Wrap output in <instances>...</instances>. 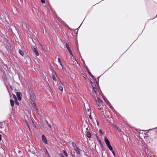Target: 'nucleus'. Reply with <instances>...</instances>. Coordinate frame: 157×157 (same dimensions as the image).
I'll return each mask as SVG.
<instances>
[{"mask_svg": "<svg viewBox=\"0 0 157 157\" xmlns=\"http://www.w3.org/2000/svg\"><path fill=\"white\" fill-rule=\"evenodd\" d=\"M104 139L105 140V142L106 145H107L109 149L111 151H112V150H113V148L111 145L109 140L107 139V137L105 136V137Z\"/></svg>", "mask_w": 157, "mask_h": 157, "instance_id": "obj_1", "label": "nucleus"}, {"mask_svg": "<svg viewBox=\"0 0 157 157\" xmlns=\"http://www.w3.org/2000/svg\"><path fill=\"white\" fill-rule=\"evenodd\" d=\"M59 89L61 91H63V88L62 86L63 85V84L61 81H59V82L57 84Z\"/></svg>", "mask_w": 157, "mask_h": 157, "instance_id": "obj_2", "label": "nucleus"}, {"mask_svg": "<svg viewBox=\"0 0 157 157\" xmlns=\"http://www.w3.org/2000/svg\"><path fill=\"white\" fill-rule=\"evenodd\" d=\"M91 86L92 87V88L93 89V90L95 93L96 94L97 93V90H96V88L95 87L96 85L93 82H90Z\"/></svg>", "mask_w": 157, "mask_h": 157, "instance_id": "obj_3", "label": "nucleus"}, {"mask_svg": "<svg viewBox=\"0 0 157 157\" xmlns=\"http://www.w3.org/2000/svg\"><path fill=\"white\" fill-rule=\"evenodd\" d=\"M95 101L97 103V105H98V103H100L101 104H102L103 103V101L99 98H95Z\"/></svg>", "mask_w": 157, "mask_h": 157, "instance_id": "obj_4", "label": "nucleus"}, {"mask_svg": "<svg viewBox=\"0 0 157 157\" xmlns=\"http://www.w3.org/2000/svg\"><path fill=\"white\" fill-rule=\"evenodd\" d=\"M16 95L18 100H21L22 97L21 93L20 92H18L16 93Z\"/></svg>", "mask_w": 157, "mask_h": 157, "instance_id": "obj_5", "label": "nucleus"}, {"mask_svg": "<svg viewBox=\"0 0 157 157\" xmlns=\"http://www.w3.org/2000/svg\"><path fill=\"white\" fill-rule=\"evenodd\" d=\"M32 49L35 52V54L37 56H39V53L36 48L33 47Z\"/></svg>", "mask_w": 157, "mask_h": 157, "instance_id": "obj_6", "label": "nucleus"}, {"mask_svg": "<svg viewBox=\"0 0 157 157\" xmlns=\"http://www.w3.org/2000/svg\"><path fill=\"white\" fill-rule=\"evenodd\" d=\"M42 140L43 142H44L45 144H47V139L44 135H42Z\"/></svg>", "mask_w": 157, "mask_h": 157, "instance_id": "obj_7", "label": "nucleus"}, {"mask_svg": "<svg viewBox=\"0 0 157 157\" xmlns=\"http://www.w3.org/2000/svg\"><path fill=\"white\" fill-rule=\"evenodd\" d=\"M74 149L75 151L77 154H80V152L81 151V150L78 147H76V148H75V149Z\"/></svg>", "mask_w": 157, "mask_h": 157, "instance_id": "obj_8", "label": "nucleus"}, {"mask_svg": "<svg viewBox=\"0 0 157 157\" xmlns=\"http://www.w3.org/2000/svg\"><path fill=\"white\" fill-rule=\"evenodd\" d=\"M30 99L32 101H34L35 99V96L33 94L30 95Z\"/></svg>", "mask_w": 157, "mask_h": 157, "instance_id": "obj_9", "label": "nucleus"}, {"mask_svg": "<svg viewBox=\"0 0 157 157\" xmlns=\"http://www.w3.org/2000/svg\"><path fill=\"white\" fill-rule=\"evenodd\" d=\"M72 146L74 148V149L75 148H76V147H77V145L74 142H72Z\"/></svg>", "mask_w": 157, "mask_h": 157, "instance_id": "obj_10", "label": "nucleus"}, {"mask_svg": "<svg viewBox=\"0 0 157 157\" xmlns=\"http://www.w3.org/2000/svg\"><path fill=\"white\" fill-rule=\"evenodd\" d=\"M10 103L11 105V106L12 107H13L14 105V102L13 100L12 99L10 100Z\"/></svg>", "mask_w": 157, "mask_h": 157, "instance_id": "obj_11", "label": "nucleus"}, {"mask_svg": "<svg viewBox=\"0 0 157 157\" xmlns=\"http://www.w3.org/2000/svg\"><path fill=\"white\" fill-rule=\"evenodd\" d=\"M58 62L59 63L60 65L62 66V69H63V67L62 64L61 62V61L60 59L59 58H58Z\"/></svg>", "mask_w": 157, "mask_h": 157, "instance_id": "obj_12", "label": "nucleus"}, {"mask_svg": "<svg viewBox=\"0 0 157 157\" xmlns=\"http://www.w3.org/2000/svg\"><path fill=\"white\" fill-rule=\"evenodd\" d=\"M86 136L88 138H90L91 136V133L89 132H88L86 133Z\"/></svg>", "mask_w": 157, "mask_h": 157, "instance_id": "obj_13", "label": "nucleus"}, {"mask_svg": "<svg viewBox=\"0 0 157 157\" xmlns=\"http://www.w3.org/2000/svg\"><path fill=\"white\" fill-rule=\"evenodd\" d=\"M19 53L21 56H23L24 55V53L21 50H19Z\"/></svg>", "mask_w": 157, "mask_h": 157, "instance_id": "obj_14", "label": "nucleus"}, {"mask_svg": "<svg viewBox=\"0 0 157 157\" xmlns=\"http://www.w3.org/2000/svg\"><path fill=\"white\" fill-rule=\"evenodd\" d=\"M66 46L67 49V50L68 51L71 50L70 49V48L69 47V45L68 44H66Z\"/></svg>", "mask_w": 157, "mask_h": 157, "instance_id": "obj_15", "label": "nucleus"}, {"mask_svg": "<svg viewBox=\"0 0 157 157\" xmlns=\"http://www.w3.org/2000/svg\"><path fill=\"white\" fill-rule=\"evenodd\" d=\"M4 127V125L2 122H0V128H2Z\"/></svg>", "mask_w": 157, "mask_h": 157, "instance_id": "obj_16", "label": "nucleus"}, {"mask_svg": "<svg viewBox=\"0 0 157 157\" xmlns=\"http://www.w3.org/2000/svg\"><path fill=\"white\" fill-rule=\"evenodd\" d=\"M63 153L64 154V155L66 156H68V154L65 151H63Z\"/></svg>", "mask_w": 157, "mask_h": 157, "instance_id": "obj_17", "label": "nucleus"}, {"mask_svg": "<svg viewBox=\"0 0 157 157\" xmlns=\"http://www.w3.org/2000/svg\"><path fill=\"white\" fill-rule=\"evenodd\" d=\"M52 77L54 81H55L56 82V77H55V76H54V75H52Z\"/></svg>", "mask_w": 157, "mask_h": 157, "instance_id": "obj_18", "label": "nucleus"}, {"mask_svg": "<svg viewBox=\"0 0 157 157\" xmlns=\"http://www.w3.org/2000/svg\"><path fill=\"white\" fill-rule=\"evenodd\" d=\"M70 153V155L72 156V157H76L75 155L74 154H73V153H72V151H71H71Z\"/></svg>", "mask_w": 157, "mask_h": 157, "instance_id": "obj_19", "label": "nucleus"}, {"mask_svg": "<svg viewBox=\"0 0 157 157\" xmlns=\"http://www.w3.org/2000/svg\"><path fill=\"white\" fill-rule=\"evenodd\" d=\"M116 129L119 132H121V129L117 127V126H116Z\"/></svg>", "mask_w": 157, "mask_h": 157, "instance_id": "obj_20", "label": "nucleus"}, {"mask_svg": "<svg viewBox=\"0 0 157 157\" xmlns=\"http://www.w3.org/2000/svg\"><path fill=\"white\" fill-rule=\"evenodd\" d=\"M13 98L14 99L15 101L17 100L16 96L14 94H13Z\"/></svg>", "mask_w": 157, "mask_h": 157, "instance_id": "obj_21", "label": "nucleus"}, {"mask_svg": "<svg viewBox=\"0 0 157 157\" xmlns=\"http://www.w3.org/2000/svg\"><path fill=\"white\" fill-rule=\"evenodd\" d=\"M104 100L110 106L109 104L110 103L108 101V100L106 99H105V98H104Z\"/></svg>", "mask_w": 157, "mask_h": 157, "instance_id": "obj_22", "label": "nucleus"}, {"mask_svg": "<svg viewBox=\"0 0 157 157\" xmlns=\"http://www.w3.org/2000/svg\"><path fill=\"white\" fill-rule=\"evenodd\" d=\"M15 101V104L17 105H19V103L17 101V100H16V101Z\"/></svg>", "mask_w": 157, "mask_h": 157, "instance_id": "obj_23", "label": "nucleus"}, {"mask_svg": "<svg viewBox=\"0 0 157 157\" xmlns=\"http://www.w3.org/2000/svg\"><path fill=\"white\" fill-rule=\"evenodd\" d=\"M47 124L48 126L49 127V128H51V125L48 123V122L47 121Z\"/></svg>", "mask_w": 157, "mask_h": 157, "instance_id": "obj_24", "label": "nucleus"}, {"mask_svg": "<svg viewBox=\"0 0 157 157\" xmlns=\"http://www.w3.org/2000/svg\"><path fill=\"white\" fill-rule=\"evenodd\" d=\"M98 109L99 110H100L101 111V112H103V111H102L103 109H102V108H99Z\"/></svg>", "mask_w": 157, "mask_h": 157, "instance_id": "obj_25", "label": "nucleus"}, {"mask_svg": "<svg viewBox=\"0 0 157 157\" xmlns=\"http://www.w3.org/2000/svg\"><path fill=\"white\" fill-rule=\"evenodd\" d=\"M41 2L42 3H45L44 0H41Z\"/></svg>", "mask_w": 157, "mask_h": 157, "instance_id": "obj_26", "label": "nucleus"}, {"mask_svg": "<svg viewBox=\"0 0 157 157\" xmlns=\"http://www.w3.org/2000/svg\"><path fill=\"white\" fill-rule=\"evenodd\" d=\"M69 52H70V53L71 54V55L72 56H73V55L72 54V53L71 50H70L69 51Z\"/></svg>", "mask_w": 157, "mask_h": 157, "instance_id": "obj_27", "label": "nucleus"}, {"mask_svg": "<svg viewBox=\"0 0 157 157\" xmlns=\"http://www.w3.org/2000/svg\"><path fill=\"white\" fill-rule=\"evenodd\" d=\"M99 132H100V133H101V134H103V133L102 132V131L101 129L99 130Z\"/></svg>", "mask_w": 157, "mask_h": 157, "instance_id": "obj_28", "label": "nucleus"}, {"mask_svg": "<svg viewBox=\"0 0 157 157\" xmlns=\"http://www.w3.org/2000/svg\"><path fill=\"white\" fill-rule=\"evenodd\" d=\"M60 156L61 157H64V156L62 154H60Z\"/></svg>", "mask_w": 157, "mask_h": 157, "instance_id": "obj_29", "label": "nucleus"}, {"mask_svg": "<svg viewBox=\"0 0 157 157\" xmlns=\"http://www.w3.org/2000/svg\"><path fill=\"white\" fill-rule=\"evenodd\" d=\"M111 151L113 153V155L115 156V153H114V151H113V150H112V151Z\"/></svg>", "mask_w": 157, "mask_h": 157, "instance_id": "obj_30", "label": "nucleus"}, {"mask_svg": "<svg viewBox=\"0 0 157 157\" xmlns=\"http://www.w3.org/2000/svg\"><path fill=\"white\" fill-rule=\"evenodd\" d=\"M46 153L48 155H49V153H48V152L47 151V150H46Z\"/></svg>", "mask_w": 157, "mask_h": 157, "instance_id": "obj_31", "label": "nucleus"}, {"mask_svg": "<svg viewBox=\"0 0 157 157\" xmlns=\"http://www.w3.org/2000/svg\"><path fill=\"white\" fill-rule=\"evenodd\" d=\"M1 137H2V135L0 134V141L1 140Z\"/></svg>", "mask_w": 157, "mask_h": 157, "instance_id": "obj_32", "label": "nucleus"}, {"mask_svg": "<svg viewBox=\"0 0 157 157\" xmlns=\"http://www.w3.org/2000/svg\"><path fill=\"white\" fill-rule=\"evenodd\" d=\"M97 124H98V125H99V123L98 121H97Z\"/></svg>", "mask_w": 157, "mask_h": 157, "instance_id": "obj_33", "label": "nucleus"}, {"mask_svg": "<svg viewBox=\"0 0 157 157\" xmlns=\"http://www.w3.org/2000/svg\"><path fill=\"white\" fill-rule=\"evenodd\" d=\"M89 117H90V119H91V115H90L89 116Z\"/></svg>", "mask_w": 157, "mask_h": 157, "instance_id": "obj_34", "label": "nucleus"}, {"mask_svg": "<svg viewBox=\"0 0 157 157\" xmlns=\"http://www.w3.org/2000/svg\"><path fill=\"white\" fill-rule=\"evenodd\" d=\"M87 110H88V111H89V109H88V108H87Z\"/></svg>", "mask_w": 157, "mask_h": 157, "instance_id": "obj_35", "label": "nucleus"}, {"mask_svg": "<svg viewBox=\"0 0 157 157\" xmlns=\"http://www.w3.org/2000/svg\"><path fill=\"white\" fill-rule=\"evenodd\" d=\"M89 72V74H90V75H91V73H90V72Z\"/></svg>", "mask_w": 157, "mask_h": 157, "instance_id": "obj_36", "label": "nucleus"}, {"mask_svg": "<svg viewBox=\"0 0 157 157\" xmlns=\"http://www.w3.org/2000/svg\"><path fill=\"white\" fill-rule=\"evenodd\" d=\"M98 106H99V107H100V106H101V105H98Z\"/></svg>", "mask_w": 157, "mask_h": 157, "instance_id": "obj_37", "label": "nucleus"}, {"mask_svg": "<svg viewBox=\"0 0 157 157\" xmlns=\"http://www.w3.org/2000/svg\"><path fill=\"white\" fill-rule=\"evenodd\" d=\"M116 126H116V125H114V127H115V128H116Z\"/></svg>", "mask_w": 157, "mask_h": 157, "instance_id": "obj_38", "label": "nucleus"}, {"mask_svg": "<svg viewBox=\"0 0 157 157\" xmlns=\"http://www.w3.org/2000/svg\"><path fill=\"white\" fill-rule=\"evenodd\" d=\"M91 77H92V78L94 77V76H92V75H91Z\"/></svg>", "mask_w": 157, "mask_h": 157, "instance_id": "obj_39", "label": "nucleus"}, {"mask_svg": "<svg viewBox=\"0 0 157 157\" xmlns=\"http://www.w3.org/2000/svg\"><path fill=\"white\" fill-rule=\"evenodd\" d=\"M110 107L111 108V109H112V108L110 106Z\"/></svg>", "mask_w": 157, "mask_h": 157, "instance_id": "obj_40", "label": "nucleus"}, {"mask_svg": "<svg viewBox=\"0 0 157 157\" xmlns=\"http://www.w3.org/2000/svg\"><path fill=\"white\" fill-rule=\"evenodd\" d=\"M102 151L104 150V149H103V148H102Z\"/></svg>", "mask_w": 157, "mask_h": 157, "instance_id": "obj_41", "label": "nucleus"}, {"mask_svg": "<svg viewBox=\"0 0 157 157\" xmlns=\"http://www.w3.org/2000/svg\"><path fill=\"white\" fill-rule=\"evenodd\" d=\"M41 45V47H42V45Z\"/></svg>", "mask_w": 157, "mask_h": 157, "instance_id": "obj_42", "label": "nucleus"}]
</instances>
